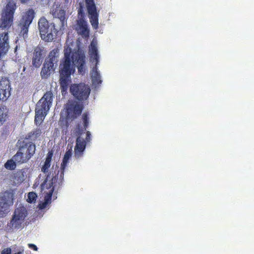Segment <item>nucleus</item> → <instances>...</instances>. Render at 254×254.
<instances>
[{"mask_svg": "<svg viewBox=\"0 0 254 254\" xmlns=\"http://www.w3.org/2000/svg\"><path fill=\"white\" fill-rule=\"evenodd\" d=\"M71 53L70 48L64 50V57L59 65V81L62 94L67 91L71 82V75L74 72L72 63L76 65L80 74L83 75L86 72V57L84 52L78 49L73 52L72 55Z\"/></svg>", "mask_w": 254, "mask_h": 254, "instance_id": "f257e3e1", "label": "nucleus"}, {"mask_svg": "<svg viewBox=\"0 0 254 254\" xmlns=\"http://www.w3.org/2000/svg\"><path fill=\"white\" fill-rule=\"evenodd\" d=\"M7 3L1 12L0 23V59L5 56L9 49V29L13 21L14 14L17 8L14 0H6Z\"/></svg>", "mask_w": 254, "mask_h": 254, "instance_id": "f03ea898", "label": "nucleus"}, {"mask_svg": "<svg viewBox=\"0 0 254 254\" xmlns=\"http://www.w3.org/2000/svg\"><path fill=\"white\" fill-rule=\"evenodd\" d=\"M59 58V50L55 48L50 52L43 64L40 75L42 79L48 78L53 74L58 66Z\"/></svg>", "mask_w": 254, "mask_h": 254, "instance_id": "7ed1b4c3", "label": "nucleus"}, {"mask_svg": "<svg viewBox=\"0 0 254 254\" xmlns=\"http://www.w3.org/2000/svg\"><path fill=\"white\" fill-rule=\"evenodd\" d=\"M28 214L26 207L21 205H19L15 209L9 222L5 226V230L7 232H12L14 230L23 228V223Z\"/></svg>", "mask_w": 254, "mask_h": 254, "instance_id": "20e7f679", "label": "nucleus"}, {"mask_svg": "<svg viewBox=\"0 0 254 254\" xmlns=\"http://www.w3.org/2000/svg\"><path fill=\"white\" fill-rule=\"evenodd\" d=\"M38 24L41 39L46 42L52 41L58 32L55 24L50 23L45 17L39 19Z\"/></svg>", "mask_w": 254, "mask_h": 254, "instance_id": "39448f33", "label": "nucleus"}, {"mask_svg": "<svg viewBox=\"0 0 254 254\" xmlns=\"http://www.w3.org/2000/svg\"><path fill=\"white\" fill-rule=\"evenodd\" d=\"M47 178L41 185L42 190L45 193L44 201L48 204L51 202L53 193L55 190H58L62 186V183L58 182V176H53L51 182L48 183Z\"/></svg>", "mask_w": 254, "mask_h": 254, "instance_id": "423d86ee", "label": "nucleus"}, {"mask_svg": "<svg viewBox=\"0 0 254 254\" xmlns=\"http://www.w3.org/2000/svg\"><path fill=\"white\" fill-rule=\"evenodd\" d=\"M13 190L4 191L0 196V217H4L9 212L10 206L13 204Z\"/></svg>", "mask_w": 254, "mask_h": 254, "instance_id": "0eeeda50", "label": "nucleus"}, {"mask_svg": "<svg viewBox=\"0 0 254 254\" xmlns=\"http://www.w3.org/2000/svg\"><path fill=\"white\" fill-rule=\"evenodd\" d=\"M90 91L89 86L84 83L74 84L70 87V93L79 101L87 99Z\"/></svg>", "mask_w": 254, "mask_h": 254, "instance_id": "6e6552de", "label": "nucleus"}, {"mask_svg": "<svg viewBox=\"0 0 254 254\" xmlns=\"http://www.w3.org/2000/svg\"><path fill=\"white\" fill-rule=\"evenodd\" d=\"M78 134L79 135L75 140V145L74 148V157L76 159H80L83 157L86 145L91 140V133L89 131L86 132V136L85 139L81 137V133Z\"/></svg>", "mask_w": 254, "mask_h": 254, "instance_id": "1a4fd4ad", "label": "nucleus"}, {"mask_svg": "<svg viewBox=\"0 0 254 254\" xmlns=\"http://www.w3.org/2000/svg\"><path fill=\"white\" fill-rule=\"evenodd\" d=\"M84 108L82 104L76 102H71L66 105V119L67 121H72L79 116Z\"/></svg>", "mask_w": 254, "mask_h": 254, "instance_id": "9d476101", "label": "nucleus"}, {"mask_svg": "<svg viewBox=\"0 0 254 254\" xmlns=\"http://www.w3.org/2000/svg\"><path fill=\"white\" fill-rule=\"evenodd\" d=\"M87 10L89 15L90 22L94 29L99 26V13L94 0H85Z\"/></svg>", "mask_w": 254, "mask_h": 254, "instance_id": "9b49d317", "label": "nucleus"}, {"mask_svg": "<svg viewBox=\"0 0 254 254\" xmlns=\"http://www.w3.org/2000/svg\"><path fill=\"white\" fill-rule=\"evenodd\" d=\"M35 11L33 9H29L25 11L19 22L18 26L20 28V34L24 37L28 32L29 27L32 23L34 17Z\"/></svg>", "mask_w": 254, "mask_h": 254, "instance_id": "f8f14e48", "label": "nucleus"}, {"mask_svg": "<svg viewBox=\"0 0 254 254\" xmlns=\"http://www.w3.org/2000/svg\"><path fill=\"white\" fill-rule=\"evenodd\" d=\"M52 100V92L51 91L46 92L37 103L35 111L47 114L51 106Z\"/></svg>", "mask_w": 254, "mask_h": 254, "instance_id": "ddd939ff", "label": "nucleus"}, {"mask_svg": "<svg viewBox=\"0 0 254 254\" xmlns=\"http://www.w3.org/2000/svg\"><path fill=\"white\" fill-rule=\"evenodd\" d=\"M45 55V51L43 47L38 46L35 47L33 53L32 65L36 68H39L41 65Z\"/></svg>", "mask_w": 254, "mask_h": 254, "instance_id": "4468645a", "label": "nucleus"}, {"mask_svg": "<svg viewBox=\"0 0 254 254\" xmlns=\"http://www.w3.org/2000/svg\"><path fill=\"white\" fill-rule=\"evenodd\" d=\"M10 85L9 80L4 78L0 81V99L6 101L10 95Z\"/></svg>", "mask_w": 254, "mask_h": 254, "instance_id": "2eb2a0df", "label": "nucleus"}, {"mask_svg": "<svg viewBox=\"0 0 254 254\" xmlns=\"http://www.w3.org/2000/svg\"><path fill=\"white\" fill-rule=\"evenodd\" d=\"M20 151L24 152L27 154L26 156L30 159L35 153L36 145L32 142H25L24 141L23 144L19 148Z\"/></svg>", "mask_w": 254, "mask_h": 254, "instance_id": "dca6fc26", "label": "nucleus"}, {"mask_svg": "<svg viewBox=\"0 0 254 254\" xmlns=\"http://www.w3.org/2000/svg\"><path fill=\"white\" fill-rule=\"evenodd\" d=\"M89 54L90 57V61L97 64L99 62V55L96 42L92 41L89 47Z\"/></svg>", "mask_w": 254, "mask_h": 254, "instance_id": "f3484780", "label": "nucleus"}, {"mask_svg": "<svg viewBox=\"0 0 254 254\" xmlns=\"http://www.w3.org/2000/svg\"><path fill=\"white\" fill-rule=\"evenodd\" d=\"M77 25L79 28L80 34L85 38L88 37L89 35V30L86 21L83 18H80L77 21Z\"/></svg>", "mask_w": 254, "mask_h": 254, "instance_id": "a211bd4d", "label": "nucleus"}, {"mask_svg": "<svg viewBox=\"0 0 254 254\" xmlns=\"http://www.w3.org/2000/svg\"><path fill=\"white\" fill-rule=\"evenodd\" d=\"M27 154L24 152L20 151L19 149L13 156V159L18 164H22L27 163L30 159L26 156Z\"/></svg>", "mask_w": 254, "mask_h": 254, "instance_id": "6ab92c4d", "label": "nucleus"}, {"mask_svg": "<svg viewBox=\"0 0 254 254\" xmlns=\"http://www.w3.org/2000/svg\"><path fill=\"white\" fill-rule=\"evenodd\" d=\"M27 154L24 152L20 151L19 149L13 156V159L18 164H22L27 163L30 159L26 156Z\"/></svg>", "mask_w": 254, "mask_h": 254, "instance_id": "aec40b11", "label": "nucleus"}, {"mask_svg": "<svg viewBox=\"0 0 254 254\" xmlns=\"http://www.w3.org/2000/svg\"><path fill=\"white\" fill-rule=\"evenodd\" d=\"M27 154L24 152L20 151L19 149L13 156V159L18 164H22L27 163L30 159L26 156Z\"/></svg>", "mask_w": 254, "mask_h": 254, "instance_id": "412c9836", "label": "nucleus"}, {"mask_svg": "<svg viewBox=\"0 0 254 254\" xmlns=\"http://www.w3.org/2000/svg\"><path fill=\"white\" fill-rule=\"evenodd\" d=\"M68 160L64 159L63 158L62 162L61 163L60 170H59V167L56 166V167L58 170V173L57 174H56L55 176L57 175L58 178V182H61V183L62 184L64 180V170L67 164L68 163Z\"/></svg>", "mask_w": 254, "mask_h": 254, "instance_id": "4be33fe9", "label": "nucleus"}, {"mask_svg": "<svg viewBox=\"0 0 254 254\" xmlns=\"http://www.w3.org/2000/svg\"><path fill=\"white\" fill-rule=\"evenodd\" d=\"M68 160L64 159L63 158L62 162L61 163L60 170H59V167L56 166V167L58 170V173L57 174H56L55 176L57 175L58 178V182H61V183L62 184L64 180V170L67 164L68 163Z\"/></svg>", "mask_w": 254, "mask_h": 254, "instance_id": "5701e85b", "label": "nucleus"}, {"mask_svg": "<svg viewBox=\"0 0 254 254\" xmlns=\"http://www.w3.org/2000/svg\"><path fill=\"white\" fill-rule=\"evenodd\" d=\"M53 156V151L52 150L49 151L46 156L44 164L41 168V171L45 174L49 172Z\"/></svg>", "mask_w": 254, "mask_h": 254, "instance_id": "b1692460", "label": "nucleus"}, {"mask_svg": "<svg viewBox=\"0 0 254 254\" xmlns=\"http://www.w3.org/2000/svg\"><path fill=\"white\" fill-rule=\"evenodd\" d=\"M42 133L41 129L36 128L29 132L25 137V140H30V142L34 141L40 136Z\"/></svg>", "mask_w": 254, "mask_h": 254, "instance_id": "393cba45", "label": "nucleus"}, {"mask_svg": "<svg viewBox=\"0 0 254 254\" xmlns=\"http://www.w3.org/2000/svg\"><path fill=\"white\" fill-rule=\"evenodd\" d=\"M9 110L5 106H0V126L5 123L9 118Z\"/></svg>", "mask_w": 254, "mask_h": 254, "instance_id": "a878e982", "label": "nucleus"}, {"mask_svg": "<svg viewBox=\"0 0 254 254\" xmlns=\"http://www.w3.org/2000/svg\"><path fill=\"white\" fill-rule=\"evenodd\" d=\"M97 65L93 67L91 73V78L93 84L95 85H99L102 83L101 77L99 72L97 70Z\"/></svg>", "mask_w": 254, "mask_h": 254, "instance_id": "bb28decb", "label": "nucleus"}, {"mask_svg": "<svg viewBox=\"0 0 254 254\" xmlns=\"http://www.w3.org/2000/svg\"><path fill=\"white\" fill-rule=\"evenodd\" d=\"M53 15L54 17L59 18L62 23H64L65 18V11L63 9H58L53 11Z\"/></svg>", "mask_w": 254, "mask_h": 254, "instance_id": "cd10ccee", "label": "nucleus"}, {"mask_svg": "<svg viewBox=\"0 0 254 254\" xmlns=\"http://www.w3.org/2000/svg\"><path fill=\"white\" fill-rule=\"evenodd\" d=\"M35 111V123L36 125H40L44 120L47 113H41L40 111Z\"/></svg>", "mask_w": 254, "mask_h": 254, "instance_id": "c85d7f7f", "label": "nucleus"}, {"mask_svg": "<svg viewBox=\"0 0 254 254\" xmlns=\"http://www.w3.org/2000/svg\"><path fill=\"white\" fill-rule=\"evenodd\" d=\"M16 162L12 158L8 160L4 164V166L5 169L9 170H14L16 168Z\"/></svg>", "mask_w": 254, "mask_h": 254, "instance_id": "c756f323", "label": "nucleus"}, {"mask_svg": "<svg viewBox=\"0 0 254 254\" xmlns=\"http://www.w3.org/2000/svg\"><path fill=\"white\" fill-rule=\"evenodd\" d=\"M37 195L36 192L31 191L28 193L27 201L29 203H34L36 200Z\"/></svg>", "mask_w": 254, "mask_h": 254, "instance_id": "7c9ffc66", "label": "nucleus"}, {"mask_svg": "<svg viewBox=\"0 0 254 254\" xmlns=\"http://www.w3.org/2000/svg\"><path fill=\"white\" fill-rule=\"evenodd\" d=\"M82 120H83V127L85 128V129H86V128L88 127V125H89V117H88V113H84L82 115Z\"/></svg>", "mask_w": 254, "mask_h": 254, "instance_id": "2f4dec72", "label": "nucleus"}, {"mask_svg": "<svg viewBox=\"0 0 254 254\" xmlns=\"http://www.w3.org/2000/svg\"><path fill=\"white\" fill-rule=\"evenodd\" d=\"M71 155H72V149L70 148V149L67 150L65 152L63 158L64 159L69 160L71 156Z\"/></svg>", "mask_w": 254, "mask_h": 254, "instance_id": "473e14b6", "label": "nucleus"}, {"mask_svg": "<svg viewBox=\"0 0 254 254\" xmlns=\"http://www.w3.org/2000/svg\"><path fill=\"white\" fill-rule=\"evenodd\" d=\"M78 15L79 16H80V18H84V12L83 7L81 5L80 6L78 9Z\"/></svg>", "mask_w": 254, "mask_h": 254, "instance_id": "72a5a7b5", "label": "nucleus"}, {"mask_svg": "<svg viewBox=\"0 0 254 254\" xmlns=\"http://www.w3.org/2000/svg\"><path fill=\"white\" fill-rule=\"evenodd\" d=\"M48 204V203L47 202L44 201V202H41L39 204V207L40 209H43L46 207Z\"/></svg>", "mask_w": 254, "mask_h": 254, "instance_id": "f704fd0d", "label": "nucleus"}, {"mask_svg": "<svg viewBox=\"0 0 254 254\" xmlns=\"http://www.w3.org/2000/svg\"><path fill=\"white\" fill-rule=\"evenodd\" d=\"M11 250L10 248L4 249L1 251V254H11Z\"/></svg>", "mask_w": 254, "mask_h": 254, "instance_id": "c9c22d12", "label": "nucleus"}, {"mask_svg": "<svg viewBox=\"0 0 254 254\" xmlns=\"http://www.w3.org/2000/svg\"><path fill=\"white\" fill-rule=\"evenodd\" d=\"M28 247L30 248V249H33V250H34L35 251H37L38 250V248L37 247V246L34 245V244H28Z\"/></svg>", "mask_w": 254, "mask_h": 254, "instance_id": "e433bc0d", "label": "nucleus"}, {"mask_svg": "<svg viewBox=\"0 0 254 254\" xmlns=\"http://www.w3.org/2000/svg\"><path fill=\"white\" fill-rule=\"evenodd\" d=\"M14 247L16 248V246L15 245L14 246H13L12 247V253L13 254H21L22 253V252H23V251L22 252H21L20 251L16 250L15 248H14Z\"/></svg>", "mask_w": 254, "mask_h": 254, "instance_id": "4c0bfd02", "label": "nucleus"}, {"mask_svg": "<svg viewBox=\"0 0 254 254\" xmlns=\"http://www.w3.org/2000/svg\"><path fill=\"white\" fill-rule=\"evenodd\" d=\"M30 0H20V1L21 3H26L28 1H29Z\"/></svg>", "mask_w": 254, "mask_h": 254, "instance_id": "58836bf2", "label": "nucleus"}]
</instances>
